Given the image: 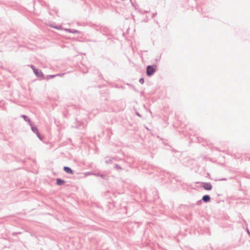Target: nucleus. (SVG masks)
Masks as SVG:
<instances>
[{"label":"nucleus","mask_w":250,"mask_h":250,"mask_svg":"<svg viewBox=\"0 0 250 250\" xmlns=\"http://www.w3.org/2000/svg\"><path fill=\"white\" fill-rule=\"evenodd\" d=\"M156 68V66L149 65L147 67L146 73L148 76H151L154 73Z\"/></svg>","instance_id":"obj_1"},{"label":"nucleus","mask_w":250,"mask_h":250,"mask_svg":"<svg viewBox=\"0 0 250 250\" xmlns=\"http://www.w3.org/2000/svg\"><path fill=\"white\" fill-rule=\"evenodd\" d=\"M203 187L206 190H210L212 189V185L209 183H203Z\"/></svg>","instance_id":"obj_2"},{"label":"nucleus","mask_w":250,"mask_h":250,"mask_svg":"<svg viewBox=\"0 0 250 250\" xmlns=\"http://www.w3.org/2000/svg\"><path fill=\"white\" fill-rule=\"evenodd\" d=\"M32 68L33 69V71L35 75L39 77H42L43 76V74L41 70H38L32 67Z\"/></svg>","instance_id":"obj_3"},{"label":"nucleus","mask_w":250,"mask_h":250,"mask_svg":"<svg viewBox=\"0 0 250 250\" xmlns=\"http://www.w3.org/2000/svg\"><path fill=\"white\" fill-rule=\"evenodd\" d=\"M63 169L67 173L73 174V171L68 167H65Z\"/></svg>","instance_id":"obj_4"},{"label":"nucleus","mask_w":250,"mask_h":250,"mask_svg":"<svg viewBox=\"0 0 250 250\" xmlns=\"http://www.w3.org/2000/svg\"><path fill=\"white\" fill-rule=\"evenodd\" d=\"M210 197L209 195H204L203 197V200L205 202H208L209 200H210Z\"/></svg>","instance_id":"obj_5"},{"label":"nucleus","mask_w":250,"mask_h":250,"mask_svg":"<svg viewBox=\"0 0 250 250\" xmlns=\"http://www.w3.org/2000/svg\"><path fill=\"white\" fill-rule=\"evenodd\" d=\"M65 30L66 31L68 32L72 33H74V34H76V33H79V31L76 30H71L70 29H65Z\"/></svg>","instance_id":"obj_6"},{"label":"nucleus","mask_w":250,"mask_h":250,"mask_svg":"<svg viewBox=\"0 0 250 250\" xmlns=\"http://www.w3.org/2000/svg\"><path fill=\"white\" fill-rule=\"evenodd\" d=\"M65 183V181L62 180H61V179H57V184L58 185H63Z\"/></svg>","instance_id":"obj_7"},{"label":"nucleus","mask_w":250,"mask_h":250,"mask_svg":"<svg viewBox=\"0 0 250 250\" xmlns=\"http://www.w3.org/2000/svg\"><path fill=\"white\" fill-rule=\"evenodd\" d=\"M139 82L143 84L144 83V79L143 78H141Z\"/></svg>","instance_id":"obj_8"},{"label":"nucleus","mask_w":250,"mask_h":250,"mask_svg":"<svg viewBox=\"0 0 250 250\" xmlns=\"http://www.w3.org/2000/svg\"><path fill=\"white\" fill-rule=\"evenodd\" d=\"M55 76L54 75H49V76H48L47 77H46V79H51V78H53V77H54Z\"/></svg>","instance_id":"obj_9"},{"label":"nucleus","mask_w":250,"mask_h":250,"mask_svg":"<svg viewBox=\"0 0 250 250\" xmlns=\"http://www.w3.org/2000/svg\"><path fill=\"white\" fill-rule=\"evenodd\" d=\"M155 14H156V13H153V16H154Z\"/></svg>","instance_id":"obj_10"},{"label":"nucleus","mask_w":250,"mask_h":250,"mask_svg":"<svg viewBox=\"0 0 250 250\" xmlns=\"http://www.w3.org/2000/svg\"><path fill=\"white\" fill-rule=\"evenodd\" d=\"M24 119H25L26 117L25 116H23Z\"/></svg>","instance_id":"obj_11"},{"label":"nucleus","mask_w":250,"mask_h":250,"mask_svg":"<svg viewBox=\"0 0 250 250\" xmlns=\"http://www.w3.org/2000/svg\"><path fill=\"white\" fill-rule=\"evenodd\" d=\"M54 13H55V14H57V13H56V11H54Z\"/></svg>","instance_id":"obj_12"}]
</instances>
